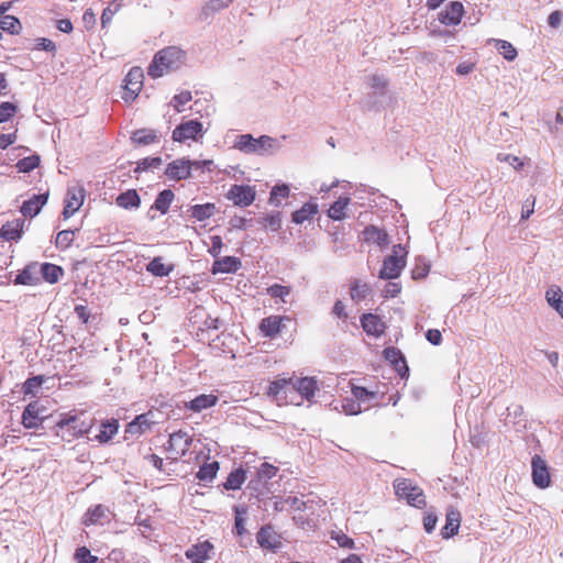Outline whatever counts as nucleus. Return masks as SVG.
I'll return each instance as SVG.
<instances>
[{
	"label": "nucleus",
	"instance_id": "obj_1",
	"mask_svg": "<svg viewBox=\"0 0 563 563\" xmlns=\"http://www.w3.org/2000/svg\"><path fill=\"white\" fill-rule=\"evenodd\" d=\"M93 426L92 419L85 417L84 413L76 411L64 412L56 422V434L66 442L88 433Z\"/></svg>",
	"mask_w": 563,
	"mask_h": 563
},
{
	"label": "nucleus",
	"instance_id": "obj_2",
	"mask_svg": "<svg viewBox=\"0 0 563 563\" xmlns=\"http://www.w3.org/2000/svg\"><path fill=\"white\" fill-rule=\"evenodd\" d=\"M232 147L249 155H272L282 148V143L269 135L254 137L252 134L236 135Z\"/></svg>",
	"mask_w": 563,
	"mask_h": 563
},
{
	"label": "nucleus",
	"instance_id": "obj_3",
	"mask_svg": "<svg viewBox=\"0 0 563 563\" xmlns=\"http://www.w3.org/2000/svg\"><path fill=\"white\" fill-rule=\"evenodd\" d=\"M184 63L185 52L176 46H169L155 54L147 73L152 78H158L180 68Z\"/></svg>",
	"mask_w": 563,
	"mask_h": 563
},
{
	"label": "nucleus",
	"instance_id": "obj_4",
	"mask_svg": "<svg viewBox=\"0 0 563 563\" xmlns=\"http://www.w3.org/2000/svg\"><path fill=\"white\" fill-rule=\"evenodd\" d=\"M408 252L401 244L393 246L391 254L383 261L378 277L382 279L398 278L406 267V257Z\"/></svg>",
	"mask_w": 563,
	"mask_h": 563
},
{
	"label": "nucleus",
	"instance_id": "obj_5",
	"mask_svg": "<svg viewBox=\"0 0 563 563\" xmlns=\"http://www.w3.org/2000/svg\"><path fill=\"white\" fill-rule=\"evenodd\" d=\"M291 384V376L278 377L269 383L266 389V395L272 398L278 406H301V401H297L294 396Z\"/></svg>",
	"mask_w": 563,
	"mask_h": 563
},
{
	"label": "nucleus",
	"instance_id": "obj_6",
	"mask_svg": "<svg viewBox=\"0 0 563 563\" xmlns=\"http://www.w3.org/2000/svg\"><path fill=\"white\" fill-rule=\"evenodd\" d=\"M395 492L399 498H405L413 507L421 508L426 505V498L420 487L409 479H397L394 484Z\"/></svg>",
	"mask_w": 563,
	"mask_h": 563
},
{
	"label": "nucleus",
	"instance_id": "obj_7",
	"mask_svg": "<svg viewBox=\"0 0 563 563\" xmlns=\"http://www.w3.org/2000/svg\"><path fill=\"white\" fill-rule=\"evenodd\" d=\"M203 135L205 130L202 123L191 119L178 124L172 133V139L174 142L184 143L186 141H199Z\"/></svg>",
	"mask_w": 563,
	"mask_h": 563
},
{
	"label": "nucleus",
	"instance_id": "obj_8",
	"mask_svg": "<svg viewBox=\"0 0 563 563\" xmlns=\"http://www.w3.org/2000/svg\"><path fill=\"white\" fill-rule=\"evenodd\" d=\"M292 393L297 401H311L319 389L318 380L314 377L291 376Z\"/></svg>",
	"mask_w": 563,
	"mask_h": 563
},
{
	"label": "nucleus",
	"instance_id": "obj_9",
	"mask_svg": "<svg viewBox=\"0 0 563 563\" xmlns=\"http://www.w3.org/2000/svg\"><path fill=\"white\" fill-rule=\"evenodd\" d=\"M192 443V438L185 431L178 430L169 435L168 444L166 446L169 457L178 460L184 456Z\"/></svg>",
	"mask_w": 563,
	"mask_h": 563
},
{
	"label": "nucleus",
	"instance_id": "obj_10",
	"mask_svg": "<svg viewBox=\"0 0 563 563\" xmlns=\"http://www.w3.org/2000/svg\"><path fill=\"white\" fill-rule=\"evenodd\" d=\"M532 483L540 489H545L551 485V474L547 461L540 455H534L531 460Z\"/></svg>",
	"mask_w": 563,
	"mask_h": 563
},
{
	"label": "nucleus",
	"instance_id": "obj_11",
	"mask_svg": "<svg viewBox=\"0 0 563 563\" xmlns=\"http://www.w3.org/2000/svg\"><path fill=\"white\" fill-rule=\"evenodd\" d=\"M144 74L142 68L133 67L130 69L124 79V95L123 99L126 102L133 101L143 87Z\"/></svg>",
	"mask_w": 563,
	"mask_h": 563
},
{
	"label": "nucleus",
	"instance_id": "obj_12",
	"mask_svg": "<svg viewBox=\"0 0 563 563\" xmlns=\"http://www.w3.org/2000/svg\"><path fill=\"white\" fill-rule=\"evenodd\" d=\"M85 197L86 191L81 186L75 185L68 187L65 199V206L63 210V217L65 219H68L71 216H74L75 212H77L82 206Z\"/></svg>",
	"mask_w": 563,
	"mask_h": 563
},
{
	"label": "nucleus",
	"instance_id": "obj_13",
	"mask_svg": "<svg viewBox=\"0 0 563 563\" xmlns=\"http://www.w3.org/2000/svg\"><path fill=\"white\" fill-rule=\"evenodd\" d=\"M255 197V188L249 185H233L227 194V198L239 207L251 206Z\"/></svg>",
	"mask_w": 563,
	"mask_h": 563
},
{
	"label": "nucleus",
	"instance_id": "obj_14",
	"mask_svg": "<svg viewBox=\"0 0 563 563\" xmlns=\"http://www.w3.org/2000/svg\"><path fill=\"white\" fill-rule=\"evenodd\" d=\"M165 175L168 179L175 181L190 178V159L186 157L174 159L166 166Z\"/></svg>",
	"mask_w": 563,
	"mask_h": 563
},
{
	"label": "nucleus",
	"instance_id": "obj_15",
	"mask_svg": "<svg viewBox=\"0 0 563 563\" xmlns=\"http://www.w3.org/2000/svg\"><path fill=\"white\" fill-rule=\"evenodd\" d=\"M44 411L45 408L42 407L37 401L30 402L22 413L23 426L27 429L38 428L43 421L42 413Z\"/></svg>",
	"mask_w": 563,
	"mask_h": 563
},
{
	"label": "nucleus",
	"instance_id": "obj_16",
	"mask_svg": "<svg viewBox=\"0 0 563 563\" xmlns=\"http://www.w3.org/2000/svg\"><path fill=\"white\" fill-rule=\"evenodd\" d=\"M257 543L261 548L277 551L282 548L280 536L269 526L261 528L257 532Z\"/></svg>",
	"mask_w": 563,
	"mask_h": 563
},
{
	"label": "nucleus",
	"instance_id": "obj_17",
	"mask_svg": "<svg viewBox=\"0 0 563 563\" xmlns=\"http://www.w3.org/2000/svg\"><path fill=\"white\" fill-rule=\"evenodd\" d=\"M154 423L152 412L142 413L126 426L125 432L132 437H140L148 431Z\"/></svg>",
	"mask_w": 563,
	"mask_h": 563
},
{
	"label": "nucleus",
	"instance_id": "obj_18",
	"mask_svg": "<svg viewBox=\"0 0 563 563\" xmlns=\"http://www.w3.org/2000/svg\"><path fill=\"white\" fill-rule=\"evenodd\" d=\"M363 239L368 244H374L380 250H384L389 244V236L387 232L375 225H368L363 231Z\"/></svg>",
	"mask_w": 563,
	"mask_h": 563
},
{
	"label": "nucleus",
	"instance_id": "obj_19",
	"mask_svg": "<svg viewBox=\"0 0 563 563\" xmlns=\"http://www.w3.org/2000/svg\"><path fill=\"white\" fill-rule=\"evenodd\" d=\"M212 550L213 545L209 541H203L191 545L185 554L191 563H205L210 559Z\"/></svg>",
	"mask_w": 563,
	"mask_h": 563
},
{
	"label": "nucleus",
	"instance_id": "obj_20",
	"mask_svg": "<svg viewBox=\"0 0 563 563\" xmlns=\"http://www.w3.org/2000/svg\"><path fill=\"white\" fill-rule=\"evenodd\" d=\"M219 398L214 394H201L190 401H186L184 408L194 412H201L217 405Z\"/></svg>",
	"mask_w": 563,
	"mask_h": 563
},
{
	"label": "nucleus",
	"instance_id": "obj_21",
	"mask_svg": "<svg viewBox=\"0 0 563 563\" xmlns=\"http://www.w3.org/2000/svg\"><path fill=\"white\" fill-rule=\"evenodd\" d=\"M48 194L33 195L30 199L25 200L21 207V212L24 217H35L40 213L43 206L47 202Z\"/></svg>",
	"mask_w": 563,
	"mask_h": 563
},
{
	"label": "nucleus",
	"instance_id": "obj_22",
	"mask_svg": "<svg viewBox=\"0 0 563 563\" xmlns=\"http://www.w3.org/2000/svg\"><path fill=\"white\" fill-rule=\"evenodd\" d=\"M284 320H288L287 317L280 316H269L262 319L260 323V330L266 338H275L282 329V323Z\"/></svg>",
	"mask_w": 563,
	"mask_h": 563
},
{
	"label": "nucleus",
	"instance_id": "obj_23",
	"mask_svg": "<svg viewBox=\"0 0 563 563\" xmlns=\"http://www.w3.org/2000/svg\"><path fill=\"white\" fill-rule=\"evenodd\" d=\"M463 12L464 9L462 3L457 1L451 2L446 9L441 12L440 21L445 25H456L461 22Z\"/></svg>",
	"mask_w": 563,
	"mask_h": 563
},
{
	"label": "nucleus",
	"instance_id": "obj_24",
	"mask_svg": "<svg viewBox=\"0 0 563 563\" xmlns=\"http://www.w3.org/2000/svg\"><path fill=\"white\" fill-rule=\"evenodd\" d=\"M384 356L387 361L394 364L395 369L400 375V377L407 376L409 368L406 364V361L401 354V352L396 347H387L384 350Z\"/></svg>",
	"mask_w": 563,
	"mask_h": 563
},
{
	"label": "nucleus",
	"instance_id": "obj_25",
	"mask_svg": "<svg viewBox=\"0 0 563 563\" xmlns=\"http://www.w3.org/2000/svg\"><path fill=\"white\" fill-rule=\"evenodd\" d=\"M361 323L364 331L369 335L378 336L385 330V324L380 318L372 313L363 314Z\"/></svg>",
	"mask_w": 563,
	"mask_h": 563
},
{
	"label": "nucleus",
	"instance_id": "obj_26",
	"mask_svg": "<svg viewBox=\"0 0 563 563\" xmlns=\"http://www.w3.org/2000/svg\"><path fill=\"white\" fill-rule=\"evenodd\" d=\"M24 220L14 219L2 225L0 236L7 241H16L21 238L23 231Z\"/></svg>",
	"mask_w": 563,
	"mask_h": 563
},
{
	"label": "nucleus",
	"instance_id": "obj_27",
	"mask_svg": "<svg viewBox=\"0 0 563 563\" xmlns=\"http://www.w3.org/2000/svg\"><path fill=\"white\" fill-rule=\"evenodd\" d=\"M545 300L563 319V290L556 285H551L545 291Z\"/></svg>",
	"mask_w": 563,
	"mask_h": 563
},
{
	"label": "nucleus",
	"instance_id": "obj_28",
	"mask_svg": "<svg viewBox=\"0 0 563 563\" xmlns=\"http://www.w3.org/2000/svg\"><path fill=\"white\" fill-rule=\"evenodd\" d=\"M461 522V515L456 509H450L446 512L445 526L441 530L444 539L451 538L457 533Z\"/></svg>",
	"mask_w": 563,
	"mask_h": 563
},
{
	"label": "nucleus",
	"instance_id": "obj_29",
	"mask_svg": "<svg viewBox=\"0 0 563 563\" xmlns=\"http://www.w3.org/2000/svg\"><path fill=\"white\" fill-rule=\"evenodd\" d=\"M241 261L235 256H224L213 263L212 272L216 273H235L241 267Z\"/></svg>",
	"mask_w": 563,
	"mask_h": 563
},
{
	"label": "nucleus",
	"instance_id": "obj_30",
	"mask_svg": "<svg viewBox=\"0 0 563 563\" xmlns=\"http://www.w3.org/2000/svg\"><path fill=\"white\" fill-rule=\"evenodd\" d=\"M318 210L319 207L317 202H306L300 209L292 212L291 220L296 224H301L305 221L310 220L314 214H317Z\"/></svg>",
	"mask_w": 563,
	"mask_h": 563
},
{
	"label": "nucleus",
	"instance_id": "obj_31",
	"mask_svg": "<svg viewBox=\"0 0 563 563\" xmlns=\"http://www.w3.org/2000/svg\"><path fill=\"white\" fill-rule=\"evenodd\" d=\"M190 217L197 221H205L211 218L217 212V206L208 202L203 205H195L188 209Z\"/></svg>",
	"mask_w": 563,
	"mask_h": 563
},
{
	"label": "nucleus",
	"instance_id": "obj_32",
	"mask_svg": "<svg viewBox=\"0 0 563 563\" xmlns=\"http://www.w3.org/2000/svg\"><path fill=\"white\" fill-rule=\"evenodd\" d=\"M351 199L349 197H340L334 201L329 210L328 217L334 221H341L346 217V208L350 205Z\"/></svg>",
	"mask_w": 563,
	"mask_h": 563
},
{
	"label": "nucleus",
	"instance_id": "obj_33",
	"mask_svg": "<svg viewBox=\"0 0 563 563\" xmlns=\"http://www.w3.org/2000/svg\"><path fill=\"white\" fill-rule=\"evenodd\" d=\"M115 202L119 207H121L123 209H133V208L136 209L140 207L141 199H140V196L137 195L136 190L129 189V190L120 194L117 197Z\"/></svg>",
	"mask_w": 563,
	"mask_h": 563
},
{
	"label": "nucleus",
	"instance_id": "obj_34",
	"mask_svg": "<svg viewBox=\"0 0 563 563\" xmlns=\"http://www.w3.org/2000/svg\"><path fill=\"white\" fill-rule=\"evenodd\" d=\"M119 423L115 419L110 421H106L101 423L100 431L95 435L93 440L100 443H107L110 441L118 432Z\"/></svg>",
	"mask_w": 563,
	"mask_h": 563
},
{
	"label": "nucleus",
	"instance_id": "obj_35",
	"mask_svg": "<svg viewBox=\"0 0 563 563\" xmlns=\"http://www.w3.org/2000/svg\"><path fill=\"white\" fill-rule=\"evenodd\" d=\"M311 497H312L311 494H309L308 496H301V497L288 496L287 498H285L284 503H285V505H287L289 508H291L294 510H299V511L310 510V509H312V504H313V500Z\"/></svg>",
	"mask_w": 563,
	"mask_h": 563
},
{
	"label": "nucleus",
	"instance_id": "obj_36",
	"mask_svg": "<svg viewBox=\"0 0 563 563\" xmlns=\"http://www.w3.org/2000/svg\"><path fill=\"white\" fill-rule=\"evenodd\" d=\"M371 292V286L361 280V279H354L351 284L350 288V295L352 300L360 302L364 300Z\"/></svg>",
	"mask_w": 563,
	"mask_h": 563
},
{
	"label": "nucleus",
	"instance_id": "obj_37",
	"mask_svg": "<svg viewBox=\"0 0 563 563\" xmlns=\"http://www.w3.org/2000/svg\"><path fill=\"white\" fill-rule=\"evenodd\" d=\"M258 222L265 230L277 232L282 228V214L279 211H274L260 218Z\"/></svg>",
	"mask_w": 563,
	"mask_h": 563
},
{
	"label": "nucleus",
	"instance_id": "obj_38",
	"mask_svg": "<svg viewBox=\"0 0 563 563\" xmlns=\"http://www.w3.org/2000/svg\"><path fill=\"white\" fill-rule=\"evenodd\" d=\"M174 197H175V195L170 189H165L158 194L152 208L156 209L161 213L165 214L168 211V209L174 200Z\"/></svg>",
	"mask_w": 563,
	"mask_h": 563
},
{
	"label": "nucleus",
	"instance_id": "obj_39",
	"mask_svg": "<svg viewBox=\"0 0 563 563\" xmlns=\"http://www.w3.org/2000/svg\"><path fill=\"white\" fill-rule=\"evenodd\" d=\"M146 269L154 276L164 277L169 275L173 266L166 265L162 257H155L147 264Z\"/></svg>",
	"mask_w": 563,
	"mask_h": 563
},
{
	"label": "nucleus",
	"instance_id": "obj_40",
	"mask_svg": "<svg viewBox=\"0 0 563 563\" xmlns=\"http://www.w3.org/2000/svg\"><path fill=\"white\" fill-rule=\"evenodd\" d=\"M106 512L107 509L102 505L89 508L85 514L84 523L86 526L99 523L103 518H106Z\"/></svg>",
	"mask_w": 563,
	"mask_h": 563
},
{
	"label": "nucleus",
	"instance_id": "obj_41",
	"mask_svg": "<svg viewBox=\"0 0 563 563\" xmlns=\"http://www.w3.org/2000/svg\"><path fill=\"white\" fill-rule=\"evenodd\" d=\"M41 272L43 278L51 284L56 283L63 275V269L59 266L51 263L42 264Z\"/></svg>",
	"mask_w": 563,
	"mask_h": 563
},
{
	"label": "nucleus",
	"instance_id": "obj_42",
	"mask_svg": "<svg viewBox=\"0 0 563 563\" xmlns=\"http://www.w3.org/2000/svg\"><path fill=\"white\" fill-rule=\"evenodd\" d=\"M245 479H246L245 471L242 468H238L229 474V476L224 483V487L227 489H232V490L239 489L242 486V484L245 482Z\"/></svg>",
	"mask_w": 563,
	"mask_h": 563
},
{
	"label": "nucleus",
	"instance_id": "obj_43",
	"mask_svg": "<svg viewBox=\"0 0 563 563\" xmlns=\"http://www.w3.org/2000/svg\"><path fill=\"white\" fill-rule=\"evenodd\" d=\"M218 471V462L206 463L202 466H200L197 473V478L202 482H211L216 477Z\"/></svg>",
	"mask_w": 563,
	"mask_h": 563
},
{
	"label": "nucleus",
	"instance_id": "obj_44",
	"mask_svg": "<svg viewBox=\"0 0 563 563\" xmlns=\"http://www.w3.org/2000/svg\"><path fill=\"white\" fill-rule=\"evenodd\" d=\"M156 133L153 130H137L133 133L132 140L141 145H148L156 140Z\"/></svg>",
	"mask_w": 563,
	"mask_h": 563
},
{
	"label": "nucleus",
	"instance_id": "obj_45",
	"mask_svg": "<svg viewBox=\"0 0 563 563\" xmlns=\"http://www.w3.org/2000/svg\"><path fill=\"white\" fill-rule=\"evenodd\" d=\"M0 27L11 34H18L21 30V23L13 15H4L0 18Z\"/></svg>",
	"mask_w": 563,
	"mask_h": 563
},
{
	"label": "nucleus",
	"instance_id": "obj_46",
	"mask_svg": "<svg viewBox=\"0 0 563 563\" xmlns=\"http://www.w3.org/2000/svg\"><path fill=\"white\" fill-rule=\"evenodd\" d=\"M235 522H234V532L238 536H243L246 532L245 521H246V509L244 507H235Z\"/></svg>",
	"mask_w": 563,
	"mask_h": 563
},
{
	"label": "nucleus",
	"instance_id": "obj_47",
	"mask_svg": "<svg viewBox=\"0 0 563 563\" xmlns=\"http://www.w3.org/2000/svg\"><path fill=\"white\" fill-rule=\"evenodd\" d=\"M496 47L498 52L507 60H514L517 57V51L511 43L503 40L496 41Z\"/></svg>",
	"mask_w": 563,
	"mask_h": 563
},
{
	"label": "nucleus",
	"instance_id": "obj_48",
	"mask_svg": "<svg viewBox=\"0 0 563 563\" xmlns=\"http://www.w3.org/2000/svg\"><path fill=\"white\" fill-rule=\"evenodd\" d=\"M40 164V157L36 155L27 156L22 159H20L16 163V168L21 173H29L36 168Z\"/></svg>",
	"mask_w": 563,
	"mask_h": 563
},
{
	"label": "nucleus",
	"instance_id": "obj_49",
	"mask_svg": "<svg viewBox=\"0 0 563 563\" xmlns=\"http://www.w3.org/2000/svg\"><path fill=\"white\" fill-rule=\"evenodd\" d=\"M289 196V187L285 184L276 185L272 188L269 202L275 206H279L278 198L285 199Z\"/></svg>",
	"mask_w": 563,
	"mask_h": 563
},
{
	"label": "nucleus",
	"instance_id": "obj_50",
	"mask_svg": "<svg viewBox=\"0 0 563 563\" xmlns=\"http://www.w3.org/2000/svg\"><path fill=\"white\" fill-rule=\"evenodd\" d=\"M77 563H101L98 556L92 555L86 547L78 548L74 554Z\"/></svg>",
	"mask_w": 563,
	"mask_h": 563
},
{
	"label": "nucleus",
	"instance_id": "obj_51",
	"mask_svg": "<svg viewBox=\"0 0 563 563\" xmlns=\"http://www.w3.org/2000/svg\"><path fill=\"white\" fill-rule=\"evenodd\" d=\"M75 231L74 230H63L57 233L56 236V246L60 249H67L74 241Z\"/></svg>",
	"mask_w": 563,
	"mask_h": 563
},
{
	"label": "nucleus",
	"instance_id": "obj_52",
	"mask_svg": "<svg viewBox=\"0 0 563 563\" xmlns=\"http://www.w3.org/2000/svg\"><path fill=\"white\" fill-rule=\"evenodd\" d=\"M267 294L273 298H279L283 302H286V298L290 294L288 286L275 284L267 288Z\"/></svg>",
	"mask_w": 563,
	"mask_h": 563
},
{
	"label": "nucleus",
	"instance_id": "obj_53",
	"mask_svg": "<svg viewBox=\"0 0 563 563\" xmlns=\"http://www.w3.org/2000/svg\"><path fill=\"white\" fill-rule=\"evenodd\" d=\"M342 409L346 415H358L362 411L361 404L353 397H346L342 400Z\"/></svg>",
	"mask_w": 563,
	"mask_h": 563
},
{
	"label": "nucleus",
	"instance_id": "obj_54",
	"mask_svg": "<svg viewBox=\"0 0 563 563\" xmlns=\"http://www.w3.org/2000/svg\"><path fill=\"white\" fill-rule=\"evenodd\" d=\"M192 99L190 91H181L180 93L174 96L172 100V106L177 112H181L184 110V106L187 104Z\"/></svg>",
	"mask_w": 563,
	"mask_h": 563
},
{
	"label": "nucleus",
	"instance_id": "obj_55",
	"mask_svg": "<svg viewBox=\"0 0 563 563\" xmlns=\"http://www.w3.org/2000/svg\"><path fill=\"white\" fill-rule=\"evenodd\" d=\"M18 108L14 103L4 101L0 103V123L9 121L16 112Z\"/></svg>",
	"mask_w": 563,
	"mask_h": 563
},
{
	"label": "nucleus",
	"instance_id": "obj_56",
	"mask_svg": "<svg viewBox=\"0 0 563 563\" xmlns=\"http://www.w3.org/2000/svg\"><path fill=\"white\" fill-rule=\"evenodd\" d=\"M43 382V376H34L26 379V382L23 385V393L25 395H34L36 390L42 386Z\"/></svg>",
	"mask_w": 563,
	"mask_h": 563
},
{
	"label": "nucleus",
	"instance_id": "obj_57",
	"mask_svg": "<svg viewBox=\"0 0 563 563\" xmlns=\"http://www.w3.org/2000/svg\"><path fill=\"white\" fill-rule=\"evenodd\" d=\"M121 9L120 3H111L109 7H107L101 15V26L107 27L112 21V18L119 10Z\"/></svg>",
	"mask_w": 563,
	"mask_h": 563
},
{
	"label": "nucleus",
	"instance_id": "obj_58",
	"mask_svg": "<svg viewBox=\"0 0 563 563\" xmlns=\"http://www.w3.org/2000/svg\"><path fill=\"white\" fill-rule=\"evenodd\" d=\"M163 161L161 157H146L137 163L135 172H144L151 168H158L162 165Z\"/></svg>",
	"mask_w": 563,
	"mask_h": 563
},
{
	"label": "nucleus",
	"instance_id": "obj_59",
	"mask_svg": "<svg viewBox=\"0 0 563 563\" xmlns=\"http://www.w3.org/2000/svg\"><path fill=\"white\" fill-rule=\"evenodd\" d=\"M352 396L355 400H357L360 404H362V402H365V401L374 398L375 393L368 391L364 387L353 386L352 387Z\"/></svg>",
	"mask_w": 563,
	"mask_h": 563
},
{
	"label": "nucleus",
	"instance_id": "obj_60",
	"mask_svg": "<svg viewBox=\"0 0 563 563\" xmlns=\"http://www.w3.org/2000/svg\"><path fill=\"white\" fill-rule=\"evenodd\" d=\"M276 472H277V467H275L274 465L268 464V463H263V464H261V466L257 471V475L261 479H271L272 477H274L276 475Z\"/></svg>",
	"mask_w": 563,
	"mask_h": 563
},
{
	"label": "nucleus",
	"instance_id": "obj_61",
	"mask_svg": "<svg viewBox=\"0 0 563 563\" xmlns=\"http://www.w3.org/2000/svg\"><path fill=\"white\" fill-rule=\"evenodd\" d=\"M497 159L499 162L508 163L515 169H520L523 166V162L519 157H517L515 155L499 153L497 155Z\"/></svg>",
	"mask_w": 563,
	"mask_h": 563
},
{
	"label": "nucleus",
	"instance_id": "obj_62",
	"mask_svg": "<svg viewBox=\"0 0 563 563\" xmlns=\"http://www.w3.org/2000/svg\"><path fill=\"white\" fill-rule=\"evenodd\" d=\"M34 48L38 49V51H45V52L54 53L56 51V45L49 38L40 37V38L35 40Z\"/></svg>",
	"mask_w": 563,
	"mask_h": 563
},
{
	"label": "nucleus",
	"instance_id": "obj_63",
	"mask_svg": "<svg viewBox=\"0 0 563 563\" xmlns=\"http://www.w3.org/2000/svg\"><path fill=\"white\" fill-rule=\"evenodd\" d=\"M536 197L528 198L521 210V220H528L534 212Z\"/></svg>",
	"mask_w": 563,
	"mask_h": 563
},
{
	"label": "nucleus",
	"instance_id": "obj_64",
	"mask_svg": "<svg viewBox=\"0 0 563 563\" xmlns=\"http://www.w3.org/2000/svg\"><path fill=\"white\" fill-rule=\"evenodd\" d=\"M210 240H211V246L209 249V253L214 258H217L221 254V251H222V247H223L222 239L219 235H213V236L210 238Z\"/></svg>",
	"mask_w": 563,
	"mask_h": 563
}]
</instances>
